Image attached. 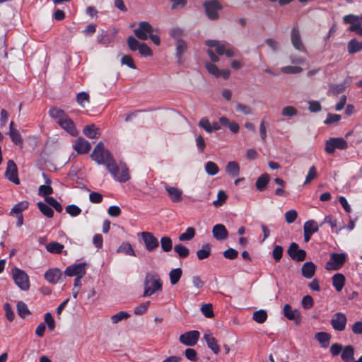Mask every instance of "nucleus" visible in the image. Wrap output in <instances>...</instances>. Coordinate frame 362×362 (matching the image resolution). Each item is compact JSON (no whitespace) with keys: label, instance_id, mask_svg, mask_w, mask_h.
<instances>
[{"label":"nucleus","instance_id":"4","mask_svg":"<svg viewBox=\"0 0 362 362\" xmlns=\"http://www.w3.org/2000/svg\"><path fill=\"white\" fill-rule=\"evenodd\" d=\"M205 13L211 21H216L219 18L218 11L222 10L223 6L218 0L206 1L203 4Z\"/></svg>","mask_w":362,"mask_h":362},{"label":"nucleus","instance_id":"13","mask_svg":"<svg viewBox=\"0 0 362 362\" xmlns=\"http://www.w3.org/2000/svg\"><path fill=\"white\" fill-rule=\"evenodd\" d=\"M287 253L288 256L296 262H303L306 258V252L300 249L299 245L296 243H292L289 245Z\"/></svg>","mask_w":362,"mask_h":362},{"label":"nucleus","instance_id":"32","mask_svg":"<svg viewBox=\"0 0 362 362\" xmlns=\"http://www.w3.org/2000/svg\"><path fill=\"white\" fill-rule=\"evenodd\" d=\"M64 245L57 242H51L46 245V250L52 254L62 253Z\"/></svg>","mask_w":362,"mask_h":362},{"label":"nucleus","instance_id":"31","mask_svg":"<svg viewBox=\"0 0 362 362\" xmlns=\"http://www.w3.org/2000/svg\"><path fill=\"white\" fill-rule=\"evenodd\" d=\"M117 253H124L126 255L136 256L135 252L132 248V245L128 242H124L117 249Z\"/></svg>","mask_w":362,"mask_h":362},{"label":"nucleus","instance_id":"9","mask_svg":"<svg viewBox=\"0 0 362 362\" xmlns=\"http://www.w3.org/2000/svg\"><path fill=\"white\" fill-rule=\"evenodd\" d=\"M151 33H153V28L147 21H141L138 28L134 30L136 37L141 40H146Z\"/></svg>","mask_w":362,"mask_h":362},{"label":"nucleus","instance_id":"62","mask_svg":"<svg viewBox=\"0 0 362 362\" xmlns=\"http://www.w3.org/2000/svg\"><path fill=\"white\" fill-rule=\"evenodd\" d=\"M205 67L209 74L218 78V73L220 69L216 65L211 62H206Z\"/></svg>","mask_w":362,"mask_h":362},{"label":"nucleus","instance_id":"29","mask_svg":"<svg viewBox=\"0 0 362 362\" xmlns=\"http://www.w3.org/2000/svg\"><path fill=\"white\" fill-rule=\"evenodd\" d=\"M345 284V277L343 274L337 273L332 276V285L337 291H341Z\"/></svg>","mask_w":362,"mask_h":362},{"label":"nucleus","instance_id":"44","mask_svg":"<svg viewBox=\"0 0 362 362\" xmlns=\"http://www.w3.org/2000/svg\"><path fill=\"white\" fill-rule=\"evenodd\" d=\"M45 201L49 206H52L57 212L61 213L62 211L63 207L62 204L58 201H57L54 197H45Z\"/></svg>","mask_w":362,"mask_h":362},{"label":"nucleus","instance_id":"36","mask_svg":"<svg viewBox=\"0 0 362 362\" xmlns=\"http://www.w3.org/2000/svg\"><path fill=\"white\" fill-rule=\"evenodd\" d=\"M182 274V270L180 268L173 269L169 273L170 281L172 285H175L180 281Z\"/></svg>","mask_w":362,"mask_h":362},{"label":"nucleus","instance_id":"60","mask_svg":"<svg viewBox=\"0 0 362 362\" xmlns=\"http://www.w3.org/2000/svg\"><path fill=\"white\" fill-rule=\"evenodd\" d=\"M98 43L107 46L111 42V38L110 35L105 31H102L100 35L98 36Z\"/></svg>","mask_w":362,"mask_h":362},{"label":"nucleus","instance_id":"40","mask_svg":"<svg viewBox=\"0 0 362 362\" xmlns=\"http://www.w3.org/2000/svg\"><path fill=\"white\" fill-rule=\"evenodd\" d=\"M37 205L41 213L46 216L47 218L53 217L54 211L48 204H46L42 202H38Z\"/></svg>","mask_w":362,"mask_h":362},{"label":"nucleus","instance_id":"25","mask_svg":"<svg viewBox=\"0 0 362 362\" xmlns=\"http://www.w3.org/2000/svg\"><path fill=\"white\" fill-rule=\"evenodd\" d=\"M316 266L313 262H305L301 268L302 275L306 279H311L315 272Z\"/></svg>","mask_w":362,"mask_h":362},{"label":"nucleus","instance_id":"58","mask_svg":"<svg viewBox=\"0 0 362 362\" xmlns=\"http://www.w3.org/2000/svg\"><path fill=\"white\" fill-rule=\"evenodd\" d=\"M149 305H150V301H147L146 303H141L139 305L136 306L134 308V313L136 315H141L144 314L147 311V310L149 307Z\"/></svg>","mask_w":362,"mask_h":362},{"label":"nucleus","instance_id":"37","mask_svg":"<svg viewBox=\"0 0 362 362\" xmlns=\"http://www.w3.org/2000/svg\"><path fill=\"white\" fill-rule=\"evenodd\" d=\"M211 247L209 244H205L202 249L197 251V256L199 260L208 258L211 255Z\"/></svg>","mask_w":362,"mask_h":362},{"label":"nucleus","instance_id":"54","mask_svg":"<svg viewBox=\"0 0 362 362\" xmlns=\"http://www.w3.org/2000/svg\"><path fill=\"white\" fill-rule=\"evenodd\" d=\"M206 172L210 175H215L218 173V165L212 162L208 161L205 165Z\"/></svg>","mask_w":362,"mask_h":362},{"label":"nucleus","instance_id":"24","mask_svg":"<svg viewBox=\"0 0 362 362\" xmlns=\"http://www.w3.org/2000/svg\"><path fill=\"white\" fill-rule=\"evenodd\" d=\"M355 350L352 345H346L344 346L341 354V358L344 362H354V361Z\"/></svg>","mask_w":362,"mask_h":362},{"label":"nucleus","instance_id":"38","mask_svg":"<svg viewBox=\"0 0 362 362\" xmlns=\"http://www.w3.org/2000/svg\"><path fill=\"white\" fill-rule=\"evenodd\" d=\"M187 45L185 41L178 39L176 42V57L179 60L181 59L182 54L187 50Z\"/></svg>","mask_w":362,"mask_h":362},{"label":"nucleus","instance_id":"3","mask_svg":"<svg viewBox=\"0 0 362 362\" xmlns=\"http://www.w3.org/2000/svg\"><path fill=\"white\" fill-rule=\"evenodd\" d=\"M110 163H108L107 170L115 180L119 182H126L130 179L129 170L126 166L119 169L115 160H110Z\"/></svg>","mask_w":362,"mask_h":362},{"label":"nucleus","instance_id":"27","mask_svg":"<svg viewBox=\"0 0 362 362\" xmlns=\"http://www.w3.org/2000/svg\"><path fill=\"white\" fill-rule=\"evenodd\" d=\"M347 50L350 54H354L362 50V41L353 38L348 42Z\"/></svg>","mask_w":362,"mask_h":362},{"label":"nucleus","instance_id":"51","mask_svg":"<svg viewBox=\"0 0 362 362\" xmlns=\"http://www.w3.org/2000/svg\"><path fill=\"white\" fill-rule=\"evenodd\" d=\"M317 177V172L315 166L313 165L311 166L308 172V174L306 175L305 180L304 181L303 185H308L310 182H312L314 179H315Z\"/></svg>","mask_w":362,"mask_h":362},{"label":"nucleus","instance_id":"19","mask_svg":"<svg viewBox=\"0 0 362 362\" xmlns=\"http://www.w3.org/2000/svg\"><path fill=\"white\" fill-rule=\"evenodd\" d=\"M58 124L71 136H76L78 135V131L74 122L67 115Z\"/></svg>","mask_w":362,"mask_h":362},{"label":"nucleus","instance_id":"42","mask_svg":"<svg viewBox=\"0 0 362 362\" xmlns=\"http://www.w3.org/2000/svg\"><path fill=\"white\" fill-rule=\"evenodd\" d=\"M252 319L259 324L264 323L267 319V313L264 310H259L253 313Z\"/></svg>","mask_w":362,"mask_h":362},{"label":"nucleus","instance_id":"55","mask_svg":"<svg viewBox=\"0 0 362 362\" xmlns=\"http://www.w3.org/2000/svg\"><path fill=\"white\" fill-rule=\"evenodd\" d=\"M66 212L71 216H77L81 213L80 207L75 204H70L66 207Z\"/></svg>","mask_w":362,"mask_h":362},{"label":"nucleus","instance_id":"20","mask_svg":"<svg viewBox=\"0 0 362 362\" xmlns=\"http://www.w3.org/2000/svg\"><path fill=\"white\" fill-rule=\"evenodd\" d=\"M284 315L290 320H294L296 325L301 322V316L296 310H293L289 304H286L283 308Z\"/></svg>","mask_w":362,"mask_h":362},{"label":"nucleus","instance_id":"6","mask_svg":"<svg viewBox=\"0 0 362 362\" xmlns=\"http://www.w3.org/2000/svg\"><path fill=\"white\" fill-rule=\"evenodd\" d=\"M12 276L15 284L23 291H28L30 288V281L28 275L23 270L15 267L12 270Z\"/></svg>","mask_w":362,"mask_h":362},{"label":"nucleus","instance_id":"50","mask_svg":"<svg viewBox=\"0 0 362 362\" xmlns=\"http://www.w3.org/2000/svg\"><path fill=\"white\" fill-rule=\"evenodd\" d=\"M228 198L227 194L223 190H219L217 194V199L214 201L213 204L216 207H219L222 206L226 201Z\"/></svg>","mask_w":362,"mask_h":362},{"label":"nucleus","instance_id":"26","mask_svg":"<svg viewBox=\"0 0 362 362\" xmlns=\"http://www.w3.org/2000/svg\"><path fill=\"white\" fill-rule=\"evenodd\" d=\"M83 133L90 139H97L100 136L99 128L93 124L85 126L83 129Z\"/></svg>","mask_w":362,"mask_h":362},{"label":"nucleus","instance_id":"57","mask_svg":"<svg viewBox=\"0 0 362 362\" xmlns=\"http://www.w3.org/2000/svg\"><path fill=\"white\" fill-rule=\"evenodd\" d=\"M121 63L123 65H127L128 67L132 69H136V66L134 64V59L130 55H124L121 59Z\"/></svg>","mask_w":362,"mask_h":362},{"label":"nucleus","instance_id":"17","mask_svg":"<svg viewBox=\"0 0 362 362\" xmlns=\"http://www.w3.org/2000/svg\"><path fill=\"white\" fill-rule=\"evenodd\" d=\"M211 232L213 237L218 241L225 240L228 237V232L226 226L221 223L214 225Z\"/></svg>","mask_w":362,"mask_h":362},{"label":"nucleus","instance_id":"52","mask_svg":"<svg viewBox=\"0 0 362 362\" xmlns=\"http://www.w3.org/2000/svg\"><path fill=\"white\" fill-rule=\"evenodd\" d=\"M127 43L129 49L132 52L138 50L141 45V43H139V42L133 36L127 37Z\"/></svg>","mask_w":362,"mask_h":362},{"label":"nucleus","instance_id":"11","mask_svg":"<svg viewBox=\"0 0 362 362\" xmlns=\"http://www.w3.org/2000/svg\"><path fill=\"white\" fill-rule=\"evenodd\" d=\"M291 42L294 49L300 52H306L307 49L303 42L299 30L293 27L291 31Z\"/></svg>","mask_w":362,"mask_h":362},{"label":"nucleus","instance_id":"59","mask_svg":"<svg viewBox=\"0 0 362 362\" xmlns=\"http://www.w3.org/2000/svg\"><path fill=\"white\" fill-rule=\"evenodd\" d=\"M199 127L204 129L207 133H211V124L207 117H202L198 124Z\"/></svg>","mask_w":362,"mask_h":362},{"label":"nucleus","instance_id":"33","mask_svg":"<svg viewBox=\"0 0 362 362\" xmlns=\"http://www.w3.org/2000/svg\"><path fill=\"white\" fill-rule=\"evenodd\" d=\"M269 175L267 174H263L257 178L255 183V187L259 191L262 192L265 189L267 184L269 183Z\"/></svg>","mask_w":362,"mask_h":362},{"label":"nucleus","instance_id":"30","mask_svg":"<svg viewBox=\"0 0 362 362\" xmlns=\"http://www.w3.org/2000/svg\"><path fill=\"white\" fill-rule=\"evenodd\" d=\"M226 172L232 177H237L240 173V167L237 162L230 161L226 167Z\"/></svg>","mask_w":362,"mask_h":362},{"label":"nucleus","instance_id":"49","mask_svg":"<svg viewBox=\"0 0 362 362\" xmlns=\"http://www.w3.org/2000/svg\"><path fill=\"white\" fill-rule=\"evenodd\" d=\"M129 313L125 311H119L115 315L111 316V321L113 324H117L123 320L129 318Z\"/></svg>","mask_w":362,"mask_h":362},{"label":"nucleus","instance_id":"41","mask_svg":"<svg viewBox=\"0 0 362 362\" xmlns=\"http://www.w3.org/2000/svg\"><path fill=\"white\" fill-rule=\"evenodd\" d=\"M174 251L181 259L187 258L189 255V249L182 244H177L174 247Z\"/></svg>","mask_w":362,"mask_h":362},{"label":"nucleus","instance_id":"8","mask_svg":"<svg viewBox=\"0 0 362 362\" xmlns=\"http://www.w3.org/2000/svg\"><path fill=\"white\" fill-rule=\"evenodd\" d=\"M205 45L209 47H215V51L218 55L226 54L227 57H233L234 52L230 49H227L228 43L226 42H220L215 40H208L205 42Z\"/></svg>","mask_w":362,"mask_h":362},{"label":"nucleus","instance_id":"14","mask_svg":"<svg viewBox=\"0 0 362 362\" xmlns=\"http://www.w3.org/2000/svg\"><path fill=\"white\" fill-rule=\"evenodd\" d=\"M200 337V333L197 330H192L182 334L180 337V341L188 346H193L197 344Z\"/></svg>","mask_w":362,"mask_h":362},{"label":"nucleus","instance_id":"10","mask_svg":"<svg viewBox=\"0 0 362 362\" xmlns=\"http://www.w3.org/2000/svg\"><path fill=\"white\" fill-rule=\"evenodd\" d=\"M86 273V263L81 262L74 264L67 267L64 271L65 275L68 276H76L83 278Z\"/></svg>","mask_w":362,"mask_h":362},{"label":"nucleus","instance_id":"43","mask_svg":"<svg viewBox=\"0 0 362 362\" xmlns=\"http://www.w3.org/2000/svg\"><path fill=\"white\" fill-rule=\"evenodd\" d=\"M160 246L163 252H170L173 248L172 239L168 236H163L160 239Z\"/></svg>","mask_w":362,"mask_h":362},{"label":"nucleus","instance_id":"64","mask_svg":"<svg viewBox=\"0 0 362 362\" xmlns=\"http://www.w3.org/2000/svg\"><path fill=\"white\" fill-rule=\"evenodd\" d=\"M302 307L304 309H310L314 305V301L311 296L307 295L305 296L301 301Z\"/></svg>","mask_w":362,"mask_h":362},{"label":"nucleus","instance_id":"48","mask_svg":"<svg viewBox=\"0 0 362 362\" xmlns=\"http://www.w3.org/2000/svg\"><path fill=\"white\" fill-rule=\"evenodd\" d=\"M9 136L11 139V141L16 144V145H20L21 146L23 144V138L19 132V131L17 130H12L9 131Z\"/></svg>","mask_w":362,"mask_h":362},{"label":"nucleus","instance_id":"21","mask_svg":"<svg viewBox=\"0 0 362 362\" xmlns=\"http://www.w3.org/2000/svg\"><path fill=\"white\" fill-rule=\"evenodd\" d=\"M63 274L58 268L48 269L44 274L45 279L49 283L56 284L62 278Z\"/></svg>","mask_w":362,"mask_h":362},{"label":"nucleus","instance_id":"18","mask_svg":"<svg viewBox=\"0 0 362 362\" xmlns=\"http://www.w3.org/2000/svg\"><path fill=\"white\" fill-rule=\"evenodd\" d=\"M74 149L78 154L88 153L91 149V145L89 141L83 137H78L74 145Z\"/></svg>","mask_w":362,"mask_h":362},{"label":"nucleus","instance_id":"46","mask_svg":"<svg viewBox=\"0 0 362 362\" xmlns=\"http://www.w3.org/2000/svg\"><path fill=\"white\" fill-rule=\"evenodd\" d=\"M195 235V229L192 227H188L185 232L180 234L179 240L180 241H187L192 240Z\"/></svg>","mask_w":362,"mask_h":362},{"label":"nucleus","instance_id":"63","mask_svg":"<svg viewBox=\"0 0 362 362\" xmlns=\"http://www.w3.org/2000/svg\"><path fill=\"white\" fill-rule=\"evenodd\" d=\"M298 111L293 106H286L282 109L281 115L286 117H293L297 115Z\"/></svg>","mask_w":362,"mask_h":362},{"label":"nucleus","instance_id":"39","mask_svg":"<svg viewBox=\"0 0 362 362\" xmlns=\"http://www.w3.org/2000/svg\"><path fill=\"white\" fill-rule=\"evenodd\" d=\"M318 229L317 223L313 220L307 221L303 226V232H308L311 234L317 232Z\"/></svg>","mask_w":362,"mask_h":362},{"label":"nucleus","instance_id":"5","mask_svg":"<svg viewBox=\"0 0 362 362\" xmlns=\"http://www.w3.org/2000/svg\"><path fill=\"white\" fill-rule=\"evenodd\" d=\"M348 143L342 137H332L325 141V151L328 154H333L336 149L346 150Z\"/></svg>","mask_w":362,"mask_h":362},{"label":"nucleus","instance_id":"12","mask_svg":"<svg viewBox=\"0 0 362 362\" xmlns=\"http://www.w3.org/2000/svg\"><path fill=\"white\" fill-rule=\"evenodd\" d=\"M347 318L344 313L338 312L334 313L330 320L332 328L339 332L344 331L346 328Z\"/></svg>","mask_w":362,"mask_h":362},{"label":"nucleus","instance_id":"7","mask_svg":"<svg viewBox=\"0 0 362 362\" xmlns=\"http://www.w3.org/2000/svg\"><path fill=\"white\" fill-rule=\"evenodd\" d=\"M346 257L345 253H332L330 259L326 263L325 269L329 271L339 270L346 262Z\"/></svg>","mask_w":362,"mask_h":362},{"label":"nucleus","instance_id":"53","mask_svg":"<svg viewBox=\"0 0 362 362\" xmlns=\"http://www.w3.org/2000/svg\"><path fill=\"white\" fill-rule=\"evenodd\" d=\"M201 312L207 318H211L214 316L213 306L211 303L204 304L201 308Z\"/></svg>","mask_w":362,"mask_h":362},{"label":"nucleus","instance_id":"56","mask_svg":"<svg viewBox=\"0 0 362 362\" xmlns=\"http://www.w3.org/2000/svg\"><path fill=\"white\" fill-rule=\"evenodd\" d=\"M283 255V247L281 245H275L272 250V257L276 262H279Z\"/></svg>","mask_w":362,"mask_h":362},{"label":"nucleus","instance_id":"15","mask_svg":"<svg viewBox=\"0 0 362 362\" xmlns=\"http://www.w3.org/2000/svg\"><path fill=\"white\" fill-rule=\"evenodd\" d=\"M141 235L147 251L152 252L158 247L159 241L153 233L144 231Z\"/></svg>","mask_w":362,"mask_h":362},{"label":"nucleus","instance_id":"2","mask_svg":"<svg viewBox=\"0 0 362 362\" xmlns=\"http://www.w3.org/2000/svg\"><path fill=\"white\" fill-rule=\"evenodd\" d=\"M162 282L155 274H147L144 281V296H151L156 291L162 290Z\"/></svg>","mask_w":362,"mask_h":362},{"label":"nucleus","instance_id":"35","mask_svg":"<svg viewBox=\"0 0 362 362\" xmlns=\"http://www.w3.org/2000/svg\"><path fill=\"white\" fill-rule=\"evenodd\" d=\"M49 114L50 117L54 119L57 123H59L66 116V114L64 110L55 107L50 109Z\"/></svg>","mask_w":362,"mask_h":362},{"label":"nucleus","instance_id":"16","mask_svg":"<svg viewBox=\"0 0 362 362\" xmlns=\"http://www.w3.org/2000/svg\"><path fill=\"white\" fill-rule=\"evenodd\" d=\"M5 176L9 181L13 182L16 185H18L20 183V180L18 177L17 166L13 160H9L7 162Z\"/></svg>","mask_w":362,"mask_h":362},{"label":"nucleus","instance_id":"23","mask_svg":"<svg viewBox=\"0 0 362 362\" xmlns=\"http://www.w3.org/2000/svg\"><path fill=\"white\" fill-rule=\"evenodd\" d=\"M203 338L206 342L208 347L215 354H218L220 351V347L217 344V340L214 337L211 333H205Z\"/></svg>","mask_w":362,"mask_h":362},{"label":"nucleus","instance_id":"61","mask_svg":"<svg viewBox=\"0 0 362 362\" xmlns=\"http://www.w3.org/2000/svg\"><path fill=\"white\" fill-rule=\"evenodd\" d=\"M360 17L354 14L346 15L343 18V22L345 24L357 25Z\"/></svg>","mask_w":362,"mask_h":362},{"label":"nucleus","instance_id":"45","mask_svg":"<svg viewBox=\"0 0 362 362\" xmlns=\"http://www.w3.org/2000/svg\"><path fill=\"white\" fill-rule=\"evenodd\" d=\"M17 312L18 315L22 318H25L30 313L27 305L23 301L18 302Z\"/></svg>","mask_w":362,"mask_h":362},{"label":"nucleus","instance_id":"22","mask_svg":"<svg viewBox=\"0 0 362 362\" xmlns=\"http://www.w3.org/2000/svg\"><path fill=\"white\" fill-rule=\"evenodd\" d=\"M165 189L173 202L177 203L182 200V191L175 187L165 185Z\"/></svg>","mask_w":362,"mask_h":362},{"label":"nucleus","instance_id":"28","mask_svg":"<svg viewBox=\"0 0 362 362\" xmlns=\"http://www.w3.org/2000/svg\"><path fill=\"white\" fill-rule=\"evenodd\" d=\"M315 339L319 341L322 348H327L331 339V335L325 332H319L315 334Z\"/></svg>","mask_w":362,"mask_h":362},{"label":"nucleus","instance_id":"47","mask_svg":"<svg viewBox=\"0 0 362 362\" xmlns=\"http://www.w3.org/2000/svg\"><path fill=\"white\" fill-rule=\"evenodd\" d=\"M281 71L286 74H296L303 71V68L299 66H285L281 67Z\"/></svg>","mask_w":362,"mask_h":362},{"label":"nucleus","instance_id":"1","mask_svg":"<svg viewBox=\"0 0 362 362\" xmlns=\"http://www.w3.org/2000/svg\"><path fill=\"white\" fill-rule=\"evenodd\" d=\"M91 158L99 165H105L107 168L110 160H115L109 150L106 149L102 141H100L94 148L90 154Z\"/></svg>","mask_w":362,"mask_h":362},{"label":"nucleus","instance_id":"34","mask_svg":"<svg viewBox=\"0 0 362 362\" xmlns=\"http://www.w3.org/2000/svg\"><path fill=\"white\" fill-rule=\"evenodd\" d=\"M28 206L29 203L28 201L20 202L18 204H15L13 207L11 209L10 215L14 214L17 215L21 214V212L27 209L28 208Z\"/></svg>","mask_w":362,"mask_h":362}]
</instances>
